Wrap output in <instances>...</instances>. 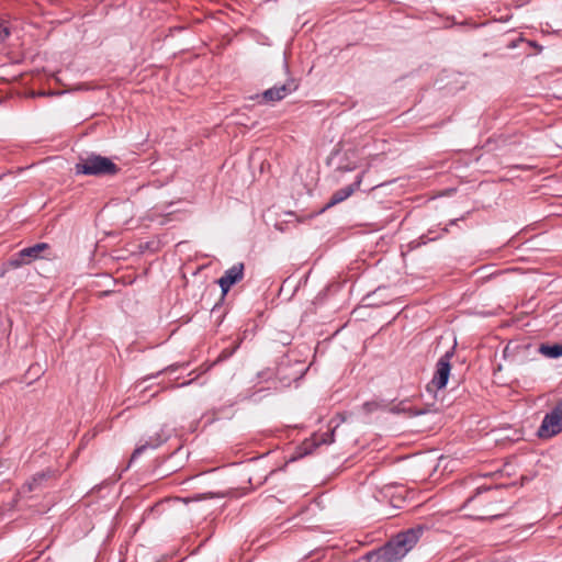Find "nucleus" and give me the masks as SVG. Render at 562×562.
Listing matches in <instances>:
<instances>
[{
	"instance_id": "1",
	"label": "nucleus",
	"mask_w": 562,
	"mask_h": 562,
	"mask_svg": "<svg viewBox=\"0 0 562 562\" xmlns=\"http://www.w3.org/2000/svg\"><path fill=\"white\" fill-rule=\"evenodd\" d=\"M425 529L424 525H417L400 532L380 549L367 553V562L401 561L416 546Z\"/></svg>"
},
{
	"instance_id": "4",
	"label": "nucleus",
	"mask_w": 562,
	"mask_h": 562,
	"mask_svg": "<svg viewBox=\"0 0 562 562\" xmlns=\"http://www.w3.org/2000/svg\"><path fill=\"white\" fill-rule=\"evenodd\" d=\"M49 249V245L46 243H38L31 247H26L16 252L9 261L8 266L11 268H19L23 265L31 263L38 258H46L43 252Z\"/></svg>"
},
{
	"instance_id": "7",
	"label": "nucleus",
	"mask_w": 562,
	"mask_h": 562,
	"mask_svg": "<svg viewBox=\"0 0 562 562\" xmlns=\"http://www.w3.org/2000/svg\"><path fill=\"white\" fill-rule=\"evenodd\" d=\"M297 86L294 80L289 79L285 83L276 85L270 89H267L261 98L265 102H276L284 99L289 93L296 90Z\"/></svg>"
},
{
	"instance_id": "15",
	"label": "nucleus",
	"mask_w": 562,
	"mask_h": 562,
	"mask_svg": "<svg viewBox=\"0 0 562 562\" xmlns=\"http://www.w3.org/2000/svg\"><path fill=\"white\" fill-rule=\"evenodd\" d=\"M9 27L0 21V42H3L9 36Z\"/></svg>"
},
{
	"instance_id": "17",
	"label": "nucleus",
	"mask_w": 562,
	"mask_h": 562,
	"mask_svg": "<svg viewBox=\"0 0 562 562\" xmlns=\"http://www.w3.org/2000/svg\"><path fill=\"white\" fill-rule=\"evenodd\" d=\"M528 45H529V48H535L537 50L536 52L537 54L540 53L542 49V47L536 41H532V40H529Z\"/></svg>"
},
{
	"instance_id": "10",
	"label": "nucleus",
	"mask_w": 562,
	"mask_h": 562,
	"mask_svg": "<svg viewBox=\"0 0 562 562\" xmlns=\"http://www.w3.org/2000/svg\"><path fill=\"white\" fill-rule=\"evenodd\" d=\"M331 442H334V430L326 431L322 435H315L311 441H306L304 443V454L312 453V448L310 446L318 447L321 445H329Z\"/></svg>"
},
{
	"instance_id": "13",
	"label": "nucleus",
	"mask_w": 562,
	"mask_h": 562,
	"mask_svg": "<svg viewBox=\"0 0 562 562\" xmlns=\"http://www.w3.org/2000/svg\"><path fill=\"white\" fill-rule=\"evenodd\" d=\"M497 487H491V486H480L476 488V493L474 496L468 498L467 503H472L476 499H479L482 495H490V497H487L488 499H492L493 496L492 494H494L495 492H497Z\"/></svg>"
},
{
	"instance_id": "3",
	"label": "nucleus",
	"mask_w": 562,
	"mask_h": 562,
	"mask_svg": "<svg viewBox=\"0 0 562 562\" xmlns=\"http://www.w3.org/2000/svg\"><path fill=\"white\" fill-rule=\"evenodd\" d=\"M562 432V398L555 404L552 411L544 415L537 436L540 439H550Z\"/></svg>"
},
{
	"instance_id": "14",
	"label": "nucleus",
	"mask_w": 562,
	"mask_h": 562,
	"mask_svg": "<svg viewBox=\"0 0 562 562\" xmlns=\"http://www.w3.org/2000/svg\"><path fill=\"white\" fill-rule=\"evenodd\" d=\"M524 42H525L524 34L519 33V35L516 38L509 40L507 42V47L513 49V48H516L519 45V43H524Z\"/></svg>"
},
{
	"instance_id": "16",
	"label": "nucleus",
	"mask_w": 562,
	"mask_h": 562,
	"mask_svg": "<svg viewBox=\"0 0 562 562\" xmlns=\"http://www.w3.org/2000/svg\"><path fill=\"white\" fill-rule=\"evenodd\" d=\"M434 405H429L427 408L425 409H419V411H416L414 413V415H423V414H427V413H430V412H436L437 409L436 408H432Z\"/></svg>"
},
{
	"instance_id": "12",
	"label": "nucleus",
	"mask_w": 562,
	"mask_h": 562,
	"mask_svg": "<svg viewBox=\"0 0 562 562\" xmlns=\"http://www.w3.org/2000/svg\"><path fill=\"white\" fill-rule=\"evenodd\" d=\"M164 441H165V439L160 438L159 436L155 439L151 438L145 445H142L134 450V452L132 453L131 461H133L137 457H139L146 449H148V448L155 449V448L159 447Z\"/></svg>"
},
{
	"instance_id": "9",
	"label": "nucleus",
	"mask_w": 562,
	"mask_h": 562,
	"mask_svg": "<svg viewBox=\"0 0 562 562\" xmlns=\"http://www.w3.org/2000/svg\"><path fill=\"white\" fill-rule=\"evenodd\" d=\"M53 476V472L47 470L43 472H38L32 476V479L25 482L21 488V494L25 495L27 493L34 492L43 486L44 481L48 480Z\"/></svg>"
},
{
	"instance_id": "2",
	"label": "nucleus",
	"mask_w": 562,
	"mask_h": 562,
	"mask_svg": "<svg viewBox=\"0 0 562 562\" xmlns=\"http://www.w3.org/2000/svg\"><path fill=\"white\" fill-rule=\"evenodd\" d=\"M75 170L77 175L86 176H106L115 175L119 167L108 157L97 154H89L87 157H80L76 164Z\"/></svg>"
},
{
	"instance_id": "19",
	"label": "nucleus",
	"mask_w": 562,
	"mask_h": 562,
	"mask_svg": "<svg viewBox=\"0 0 562 562\" xmlns=\"http://www.w3.org/2000/svg\"><path fill=\"white\" fill-rule=\"evenodd\" d=\"M155 375H149L147 378H145L144 380L146 381L147 379H153Z\"/></svg>"
},
{
	"instance_id": "6",
	"label": "nucleus",
	"mask_w": 562,
	"mask_h": 562,
	"mask_svg": "<svg viewBox=\"0 0 562 562\" xmlns=\"http://www.w3.org/2000/svg\"><path fill=\"white\" fill-rule=\"evenodd\" d=\"M245 266L243 262H237L227 269L224 274L218 279L217 283L222 290V295L225 296L229 289L243 280Z\"/></svg>"
},
{
	"instance_id": "5",
	"label": "nucleus",
	"mask_w": 562,
	"mask_h": 562,
	"mask_svg": "<svg viewBox=\"0 0 562 562\" xmlns=\"http://www.w3.org/2000/svg\"><path fill=\"white\" fill-rule=\"evenodd\" d=\"M452 357L451 351H447L443 356L439 358L436 363V370L430 383L427 385V391H438L443 389L449 380L451 364L450 359Z\"/></svg>"
},
{
	"instance_id": "8",
	"label": "nucleus",
	"mask_w": 562,
	"mask_h": 562,
	"mask_svg": "<svg viewBox=\"0 0 562 562\" xmlns=\"http://www.w3.org/2000/svg\"><path fill=\"white\" fill-rule=\"evenodd\" d=\"M363 175H364V171L357 177V179L353 183L346 186V187L337 190L336 192H334L333 195L330 196L326 207H331V206L347 200L357 189L360 188Z\"/></svg>"
},
{
	"instance_id": "11",
	"label": "nucleus",
	"mask_w": 562,
	"mask_h": 562,
	"mask_svg": "<svg viewBox=\"0 0 562 562\" xmlns=\"http://www.w3.org/2000/svg\"><path fill=\"white\" fill-rule=\"evenodd\" d=\"M538 352L544 356L546 358L558 359L562 357V344H541L538 348Z\"/></svg>"
},
{
	"instance_id": "18",
	"label": "nucleus",
	"mask_w": 562,
	"mask_h": 562,
	"mask_svg": "<svg viewBox=\"0 0 562 562\" xmlns=\"http://www.w3.org/2000/svg\"><path fill=\"white\" fill-rule=\"evenodd\" d=\"M190 383H191V381L183 382V383H181V384H180V386H184V385H188V384H190Z\"/></svg>"
}]
</instances>
